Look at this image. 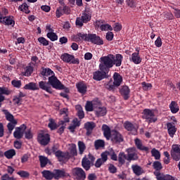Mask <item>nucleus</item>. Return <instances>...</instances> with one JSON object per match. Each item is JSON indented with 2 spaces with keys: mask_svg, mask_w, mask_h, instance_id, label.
Here are the masks:
<instances>
[{
  "mask_svg": "<svg viewBox=\"0 0 180 180\" xmlns=\"http://www.w3.org/2000/svg\"><path fill=\"white\" fill-rule=\"evenodd\" d=\"M4 112L6 120L8 122H10L7 124V129L10 134H12V131H13V129H15V127L16 126V124H18V120L15 119V117L13 116V115H12L9 111H8V110H4Z\"/></svg>",
  "mask_w": 180,
  "mask_h": 180,
  "instance_id": "7ed1b4c3",
  "label": "nucleus"
},
{
  "mask_svg": "<svg viewBox=\"0 0 180 180\" xmlns=\"http://www.w3.org/2000/svg\"><path fill=\"white\" fill-rule=\"evenodd\" d=\"M94 147L96 150H99V148H102L105 147V141L101 139H98L94 142Z\"/></svg>",
  "mask_w": 180,
  "mask_h": 180,
  "instance_id": "ea45409f",
  "label": "nucleus"
},
{
  "mask_svg": "<svg viewBox=\"0 0 180 180\" xmlns=\"http://www.w3.org/2000/svg\"><path fill=\"white\" fill-rule=\"evenodd\" d=\"M113 37H115V34L112 32H108L105 34V39L108 41H112V40H113Z\"/></svg>",
  "mask_w": 180,
  "mask_h": 180,
  "instance_id": "13d9d810",
  "label": "nucleus"
},
{
  "mask_svg": "<svg viewBox=\"0 0 180 180\" xmlns=\"http://www.w3.org/2000/svg\"><path fill=\"white\" fill-rule=\"evenodd\" d=\"M167 133L170 137H174L176 133V127H175V124L171 122L167 123Z\"/></svg>",
  "mask_w": 180,
  "mask_h": 180,
  "instance_id": "b1692460",
  "label": "nucleus"
},
{
  "mask_svg": "<svg viewBox=\"0 0 180 180\" xmlns=\"http://www.w3.org/2000/svg\"><path fill=\"white\" fill-rule=\"evenodd\" d=\"M111 141L112 143H122L123 141V136H122L121 133L114 130L112 131L111 134Z\"/></svg>",
  "mask_w": 180,
  "mask_h": 180,
  "instance_id": "2eb2a0df",
  "label": "nucleus"
},
{
  "mask_svg": "<svg viewBox=\"0 0 180 180\" xmlns=\"http://www.w3.org/2000/svg\"><path fill=\"white\" fill-rule=\"evenodd\" d=\"M108 155H109L108 152L105 151L101 153V158L103 162H106L108 161Z\"/></svg>",
  "mask_w": 180,
  "mask_h": 180,
  "instance_id": "052dcab7",
  "label": "nucleus"
},
{
  "mask_svg": "<svg viewBox=\"0 0 180 180\" xmlns=\"http://www.w3.org/2000/svg\"><path fill=\"white\" fill-rule=\"evenodd\" d=\"M39 160L40 162L41 168H44L47 164H49V158H47L46 156L39 155Z\"/></svg>",
  "mask_w": 180,
  "mask_h": 180,
  "instance_id": "f704fd0d",
  "label": "nucleus"
},
{
  "mask_svg": "<svg viewBox=\"0 0 180 180\" xmlns=\"http://www.w3.org/2000/svg\"><path fill=\"white\" fill-rule=\"evenodd\" d=\"M50 82L41 81L39 82V89H42V91H46V92H48V94H53V89H51V86L49 85Z\"/></svg>",
  "mask_w": 180,
  "mask_h": 180,
  "instance_id": "f3484780",
  "label": "nucleus"
},
{
  "mask_svg": "<svg viewBox=\"0 0 180 180\" xmlns=\"http://www.w3.org/2000/svg\"><path fill=\"white\" fill-rule=\"evenodd\" d=\"M95 112L97 117H102V116H105L107 113L106 108L105 107H98Z\"/></svg>",
  "mask_w": 180,
  "mask_h": 180,
  "instance_id": "72a5a7b5",
  "label": "nucleus"
},
{
  "mask_svg": "<svg viewBox=\"0 0 180 180\" xmlns=\"http://www.w3.org/2000/svg\"><path fill=\"white\" fill-rule=\"evenodd\" d=\"M108 171L110 174H116L117 172V168L112 164H110L108 167Z\"/></svg>",
  "mask_w": 180,
  "mask_h": 180,
  "instance_id": "680f3d73",
  "label": "nucleus"
},
{
  "mask_svg": "<svg viewBox=\"0 0 180 180\" xmlns=\"http://www.w3.org/2000/svg\"><path fill=\"white\" fill-rule=\"evenodd\" d=\"M82 166L86 171H89L91 169V161L86 158H83Z\"/></svg>",
  "mask_w": 180,
  "mask_h": 180,
  "instance_id": "473e14b6",
  "label": "nucleus"
},
{
  "mask_svg": "<svg viewBox=\"0 0 180 180\" xmlns=\"http://www.w3.org/2000/svg\"><path fill=\"white\" fill-rule=\"evenodd\" d=\"M0 95H11V91L5 87H0Z\"/></svg>",
  "mask_w": 180,
  "mask_h": 180,
  "instance_id": "4d7b16f0",
  "label": "nucleus"
},
{
  "mask_svg": "<svg viewBox=\"0 0 180 180\" xmlns=\"http://www.w3.org/2000/svg\"><path fill=\"white\" fill-rule=\"evenodd\" d=\"M123 61V56L120 53H117L115 56L113 54H108L106 56H102L100 58V64L98 68L100 70H97L93 73V79L94 81H102L105 78H108V74L110 71V68H113V66L120 67Z\"/></svg>",
  "mask_w": 180,
  "mask_h": 180,
  "instance_id": "f257e3e1",
  "label": "nucleus"
},
{
  "mask_svg": "<svg viewBox=\"0 0 180 180\" xmlns=\"http://www.w3.org/2000/svg\"><path fill=\"white\" fill-rule=\"evenodd\" d=\"M76 88L77 89L78 93L82 94V95H85L88 89L86 84H85L84 82L77 83L76 84Z\"/></svg>",
  "mask_w": 180,
  "mask_h": 180,
  "instance_id": "412c9836",
  "label": "nucleus"
},
{
  "mask_svg": "<svg viewBox=\"0 0 180 180\" xmlns=\"http://www.w3.org/2000/svg\"><path fill=\"white\" fill-rule=\"evenodd\" d=\"M142 118L150 124V123H155L158 119L155 117L154 111L150 109L146 108L143 110Z\"/></svg>",
  "mask_w": 180,
  "mask_h": 180,
  "instance_id": "20e7f679",
  "label": "nucleus"
},
{
  "mask_svg": "<svg viewBox=\"0 0 180 180\" xmlns=\"http://www.w3.org/2000/svg\"><path fill=\"white\" fill-rule=\"evenodd\" d=\"M46 37L51 40V41H56L58 40V36L55 32H48L46 34Z\"/></svg>",
  "mask_w": 180,
  "mask_h": 180,
  "instance_id": "79ce46f5",
  "label": "nucleus"
},
{
  "mask_svg": "<svg viewBox=\"0 0 180 180\" xmlns=\"http://www.w3.org/2000/svg\"><path fill=\"white\" fill-rule=\"evenodd\" d=\"M24 89H27L28 91H39V86L34 82H30L25 85Z\"/></svg>",
  "mask_w": 180,
  "mask_h": 180,
  "instance_id": "7c9ffc66",
  "label": "nucleus"
},
{
  "mask_svg": "<svg viewBox=\"0 0 180 180\" xmlns=\"http://www.w3.org/2000/svg\"><path fill=\"white\" fill-rule=\"evenodd\" d=\"M139 54L140 53H139V51H138V52L133 53L131 54V57L129 58V60L131 63H134V64H140V63H141V61H142V59L140 57Z\"/></svg>",
  "mask_w": 180,
  "mask_h": 180,
  "instance_id": "a878e982",
  "label": "nucleus"
},
{
  "mask_svg": "<svg viewBox=\"0 0 180 180\" xmlns=\"http://www.w3.org/2000/svg\"><path fill=\"white\" fill-rule=\"evenodd\" d=\"M33 65H34V64L30 63L27 66L25 67V72L23 74L25 77H30V75L33 74V70H34Z\"/></svg>",
  "mask_w": 180,
  "mask_h": 180,
  "instance_id": "c85d7f7f",
  "label": "nucleus"
},
{
  "mask_svg": "<svg viewBox=\"0 0 180 180\" xmlns=\"http://www.w3.org/2000/svg\"><path fill=\"white\" fill-rule=\"evenodd\" d=\"M112 78L114 79V85H115L117 88V86H120L122 82H123V77H122V75H120V74L117 72H115L113 74Z\"/></svg>",
  "mask_w": 180,
  "mask_h": 180,
  "instance_id": "393cba45",
  "label": "nucleus"
},
{
  "mask_svg": "<svg viewBox=\"0 0 180 180\" xmlns=\"http://www.w3.org/2000/svg\"><path fill=\"white\" fill-rule=\"evenodd\" d=\"M102 130L103 131V136L105 137L106 140H110L112 138V131H110V128L106 124H103Z\"/></svg>",
  "mask_w": 180,
  "mask_h": 180,
  "instance_id": "bb28decb",
  "label": "nucleus"
},
{
  "mask_svg": "<svg viewBox=\"0 0 180 180\" xmlns=\"http://www.w3.org/2000/svg\"><path fill=\"white\" fill-rule=\"evenodd\" d=\"M86 36V34L79 32L77 35L74 36L73 37L74 41H81V40H84V41H85Z\"/></svg>",
  "mask_w": 180,
  "mask_h": 180,
  "instance_id": "4c0bfd02",
  "label": "nucleus"
},
{
  "mask_svg": "<svg viewBox=\"0 0 180 180\" xmlns=\"http://www.w3.org/2000/svg\"><path fill=\"white\" fill-rule=\"evenodd\" d=\"M103 164H105L104 162H103L101 158H98L96 161V163L94 165H95L96 168H101V167H102Z\"/></svg>",
  "mask_w": 180,
  "mask_h": 180,
  "instance_id": "69168bd1",
  "label": "nucleus"
},
{
  "mask_svg": "<svg viewBox=\"0 0 180 180\" xmlns=\"http://www.w3.org/2000/svg\"><path fill=\"white\" fill-rule=\"evenodd\" d=\"M127 160V155H126V154H124L123 152L120 153L118 155L119 164L124 165V164L126 162V160Z\"/></svg>",
  "mask_w": 180,
  "mask_h": 180,
  "instance_id": "c9c22d12",
  "label": "nucleus"
},
{
  "mask_svg": "<svg viewBox=\"0 0 180 180\" xmlns=\"http://www.w3.org/2000/svg\"><path fill=\"white\" fill-rule=\"evenodd\" d=\"M17 174L19 175L21 178H29L30 176V173L25 170H20L18 172Z\"/></svg>",
  "mask_w": 180,
  "mask_h": 180,
  "instance_id": "49530a36",
  "label": "nucleus"
},
{
  "mask_svg": "<svg viewBox=\"0 0 180 180\" xmlns=\"http://www.w3.org/2000/svg\"><path fill=\"white\" fill-rule=\"evenodd\" d=\"M85 39V41H90L93 44H96L97 46L103 45V40L96 34H86Z\"/></svg>",
  "mask_w": 180,
  "mask_h": 180,
  "instance_id": "423d86ee",
  "label": "nucleus"
},
{
  "mask_svg": "<svg viewBox=\"0 0 180 180\" xmlns=\"http://www.w3.org/2000/svg\"><path fill=\"white\" fill-rule=\"evenodd\" d=\"M94 103H92V101H87L85 105V109L86 112H93L94 111Z\"/></svg>",
  "mask_w": 180,
  "mask_h": 180,
  "instance_id": "de8ad7c7",
  "label": "nucleus"
},
{
  "mask_svg": "<svg viewBox=\"0 0 180 180\" xmlns=\"http://www.w3.org/2000/svg\"><path fill=\"white\" fill-rule=\"evenodd\" d=\"M126 151L127 152V161L130 162L131 161H137L139 160V155L136 153L135 147L127 148Z\"/></svg>",
  "mask_w": 180,
  "mask_h": 180,
  "instance_id": "1a4fd4ad",
  "label": "nucleus"
},
{
  "mask_svg": "<svg viewBox=\"0 0 180 180\" xmlns=\"http://www.w3.org/2000/svg\"><path fill=\"white\" fill-rule=\"evenodd\" d=\"M155 46L156 47H161L162 46V40L161 39V37H158L155 41Z\"/></svg>",
  "mask_w": 180,
  "mask_h": 180,
  "instance_id": "0e129e2a",
  "label": "nucleus"
},
{
  "mask_svg": "<svg viewBox=\"0 0 180 180\" xmlns=\"http://www.w3.org/2000/svg\"><path fill=\"white\" fill-rule=\"evenodd\" d=\"M113 30L115 32H120L122 30V25L119 22H116L113 26Z\"/></svg>",
  "mask_w": 180,
  "mask_h": 180,
  "instance_id": "e2e57ef3",
  "label": "nucleus"
},
{
  "mask_svg": "<svg viewBox=\"0 0 180 180\" xmlns=\"http://www.w3.org/2000/svg\"><path fill=\"white\" fill-rule=\"evenodd\" d=\"M11 85L14 86V88H20L22 86V81L21 80H17V79H13L11 81Z\"/></svg>",
  "mask_w": 180,
  "mask_h": 180,
  "instance_id": "8fccbe9b",
  "label": "nucleus"
},
{
  "mask_svg": "<svg viewBox=\"0 0 180 180\" xmlns=\"http://www.w3.org/2000/svg\"><path fill=\"white\" fill-rule=\"evenodd\" d=\"M0 23H3V25H6L7 26H15V20L12 19L11 16H4V14L0 13Z\"/></svg>",
  "mask_w": 180,
  "mask_h": 180,
  "instance_id": "4468645a",
  "label": "nucleus"
},
{
  "mask_svg": "<svg viewBox=\"0 0 180 180\" xmlns=\"http://www.w3.org/2000/svg\"><path fill=\"white\" fill-rule=\"evenodd\" d=\"M125 4L132 9L137 7V1L136 0H125Z\"/></svg>",
  "mask_w": 180,
  "mask_h": 180,
  "instance_id": "a18cd8bd",
  "label": "nucleus"
},
{
  "mask_svg": "<svg viewBox=\"0 0 180 180\" xmlns=\"http://www.w3.org/2000/svg\"><path fill=\"white\" fill-rule=\"evenodd\" d=\"M151 154L152 157H154L155 160H160V158H161V153H160V150L155 149V148H153L151 150Z\"/></svg>",
  "mask_w": 180,
  "mask_h": 180,
  "instance_id": "a19ab883",
  "label": "nucleus"
},
{
  "mask_svg": "<svg viewBox=\"0 0 180 180\" xmlns=\"http://www.w3.org/2000/svg\"><path fill=\"white\" fill-rule=\"evenodd\" d=\"M134 143L138 150H140L141 151H146V153L148 152V147L143 146V142L139 138H136L134 140Z\"/></svg>",
  "mask_w": 180,
  "mask_h": 180,
  "instance_id": "cd10ccee",
  "label": "nucleus"
},
{
  "mask_svg": "<svg viewBox=\"0 0 180 180\" xmlns=\"http://www.w3.org/2000/svg\"><path fill=\"white\" fill-rule=\"evenodd\" d=\"M64 15H70L71 13V8L67 6L63 7Z\"/></svg>",
  "mask_w": 180,
  "mask_h": 180,
  "instance_id": "338daca9",
  "label": "nucleus"
},
{
  "mask_svg": "<svg viewBox=\"0 0 180 180\" xmlns=\"http://www.w3.org/2000/svg\"><path fill=\"white\" fill-rule=\"evenodd\" d=\"M77 116L79 119H84L85 117V112H84V110H82V107L81 106L78 108Z\"/></svg>",
  "mask_w": 180,
  "mask_h": 180,
  "instance_id": "5fc2aeb1",
  "label": "nucleus"
},
{
  "mask_svg": "<svg viewBox=\"0 0 180 180\" xmlns=\"http://www.w3.org/2000/svg\"><path fill=\"white\" fill-rule=\"evenodd\" d=\"M25 138L27 140H31V139H33V134L32 133V130H30V129H27L25 131Z\"/></svg>",
  "mask_w": 180,
  "mask_h": 180,
  "instance_id": "864d4df0",
  "label": "nucleus"
},
{
  "mask_svg": "<svg viewBox=\"0 0 180 180\" xmlns=\"http://www.w3.org/2000/svg\"><path fill=\"white\" fill-rule=\"evenodd\" d=\"M64 15V11L63 10V6H59L56 11V18H61Z\"/></svg>",
  "mask_w": 180,
  "mask_h": 180,
  "instance_id": "603ef678",
  "label": "nucleus"
},
{
  "mask_svg": "<svg viewBox=\"0 0 180 180\" xmlns=\"http://www.w3.org/2000/svg\"><path fill=\"white\" fill-rule=\"evenodd\" d=\"M124 127L126 130H127V131H131L132 134H137V128L136 127L134 124L127 121L124 124Z\"/></svg>",
  "mask_w": 180,
  "mask_h": 180,
  "instance_id": "6ab92c4d",
  "label": "nucleus"
},
{
  "mask_svg": "<svg viewBox=\"0 0 180 180\" xmlns=\"http://www.w3.org/2000/svg\"><path fill=\"white\" fill-rule=\"evenodd\" d=\"M43 178H45L46 180L54 179V172L50 170H44L41 172Z\"/></svg>",
  "mask_w": 180,
  "mask_h": 180,
  "instance_id": "c756f323",
  "label": "nucleus"
},
{
  "mask_svg": "<svg viewBox=\"0 0 180 180\" xmlns=\"http://www.w3.org/2000/svg\"><path fill=\"white\" fill-rule=\"evenodd\" d=\"M171 156L174 161L180 160V145H172L171 150Z\"/></svg>",
  "mask_w": 180,
  "mask_h": 180,
  "instance_id": "9d476101",
  "label": "nucleus"
},
{
  "mask_svg": "<svg viewBox=\"0 0 180 180\" xmlns=\"http://www.w3.org/2000/svg\"><path fill=\"white\" fill-rule=\"evenodd\" d=\"M4 155L8 160H11V158H13L14 155H16V151L15 149H10L4 153Z\"/></svg>",
  "mask_w": 180,
  "mask_h": 180,
  "instance_id": "58836bf2",
  "label": "nucleus"
},
{
  "mask_svg": "<svg viewBox=\"0 0 180 180\" xmlns=\"http://www.w3.org/2000/svg\"><path fill=\"white\" fill-rule=\"evenodd\" d=\"M91 14H89V11L88 10H85L84 13L82 14L81 17H78L76 19V26L79 27H82L84 26V23H88L89 20H91Z\"/></svg>",
  "mask_w": 180,
  "mask_h": 180,
  "instance_id": "39448f33",
  "label": "nucleus"
},
{
  "mask_svg": "<svg viewBox=\"0 0 180 180\" xmlns=\"http://www.w3.org/2000/svg\"><path fill=\"white\" fill-rule=\"evenodd\" d=\"M101 23H103V21L102 20L96 21V25L98 27H100L102 32H108V30H110V32H112V30H113V27H112V25L109 24H103L101 25Z\"/></svg>",
  "mask_w": 180,
  "mask_h": 180,
  "instance_id": "5701e85b",
  "label": "nucleus"
},
{
  "mask_svg": "<svg viewBox=\"0 0 180 180\" xmlns=\"http://www.w3.org/2000/svg\"><path fill=\"white\" fill-rule=\"evenodd\" d=\"M120 93L123 96L124 101H127L130 98V89L127 86H122L120 89Z\"/></svg>",
  "mask_w": 180,
  "mask_h": 180,
  "instance_id": "aec40b11",
  "label": "nucleus"
},
{
  "mask_svg": "<svg viewBox=\"0 0 180 180\" xmlns=\"http://www.w3.org/2000/svg\"><path fill=\"white\" fill-rule=\"evenodd\" d=\"M153 167L155 169V171H161L162 165L160 161H155L153 164Z\"/></svg>",
  "mask_w": 180,
  "mask_h": 180,
  "instance_id": "09e8293b",
  "label": "nucleus"
},
{
  "mask_svg": "<svg viewBox=\"0 0 180 180\" xmlns=\"http://www.w3.org/2000/svg\"><path fill=\"white\" fill-rule=\"evenodd\" d=\"M38 41L42 44V46H49V40L43 37H40L38 38Z\"/></svg>",
  "mask_w": 180,
  "mask_h": 180,
  "instance_id": "6e6d98bb",
  "label": "nucleus"
},
{
  "mask_svg": "<svg viewBox=\"0 0 180 180\" xmlns=\"http://www.w3.org/2000/svg\"><path fill=\"white\" fill-rule=\"evenodd\" d=\"M40 77L43 78L44 81L47 80V77H49V85H51L55 89H58L59 91L64 89V84H61V82L54 75V72L49 68H42Z\"/></svg>",
  "mask_w": 180,
  "mask_h": 180,
  "instance_id": "f03ea898",
  "label": "nucleus"
},
{
  "mask_svg": "<svg viewBox=\"0 0 180 180\" xmlns=\"http://www.w3.org/2000/svg\"><path fill=\"white\" fill-rule=\"evenodd\" d=\"M54 179H61V178H65V176H70V174L65 172L64 169H54L53 170Z\"/></svg>",
  "mask_w": 180,
  "mask_h": 180,
  "instance_id": "dca6fc26",
  "label": "nucleus"
},
{
  "mask_svg": "<svg viewBox=\"0 0 180 180\" xmlns=\"http://www.w3.org/2000/svg\"><path fill=\"white\" fill-rule=\"evenodd\" d=\"M50 134L46 132H40L37 136V141L41 146H47L50 143Z\"/></svg>",
  "mask_w": 180,
  "mask_h": 180,
  "instance_id": "0eeeda50",
  "label": "nucleus"
},
{
  "mask_svg": "<svg viewBox=\"0 0 180 180\" xmlns=\"http://www.w3.org/2000/svg\"><path fill=\"white\" fill-rule=\"evenodd\" d=\"M131 169L134 174L136 175V176H140V175H143V174L146 173V172L144 171V169H143V167H141L139 165H132Z\"/></svg>",
  "mask_w": 180,
  "mask_h": 180,
  "instance_id": "4be33fe9",
  "label": "nucleus"
},
{
  "mask_svg": "<svg viewBox=\"0 0 180 180\" xmlns=\"http://www.w3.org/2000/svg\"><path fill=\"white\" fill-rule=\"evenodd\" d=\"M67 123H70V117L66 115L65 117H64V120H60L58 122V124H63L64 126H67Z\"/></svg>",
  "mask_w": 180,
  "mask_h": 180,
  "instance_id": "bf43d9fd",
  "label": "nucleus"
},
{
  "mask_svg": "<svg viewBox=\"0 0 180 180\" xmlns=\"http://www.w3.org/2000/svg\"><path fill=\"white\" fill-rule=\"evenodd\" d=\"M26 129H27V127H26V124H25L16 127L15 131L13 132V137L18 140H20V139L23 138V131H22V130L25 131Z\"/></svg>",
  "mask_w": 180,
  "mask_h": 180,
  "instance_id": "f8f14e48",
  "label": "nucleus"
},
{
  "mask_svg": "<svg viewBox=\"0 0 180 180\" xmlns=\"http://www.w3.org/2000/svg\"><path fill=\"white\" fill-rule=\"evenodd\" d=\"M96 127V124L94 122H87L84 124V129L86 130V135L91 136L94 129Z\"/></svg>",
  "mask_w": 180,
  "mask_h": 180,
  "instance_id": "a211bd4d",
  "label": "nucleus"
},
{
  "mask_svg": "<svg viewBox=\"0 0 180 180\" xmlns=\"http://www.w3.org/2000/svg\"><path fill=\"white\" fill-rule=\"evenodd\" d=\"M142 88L143 91H149V89H151L153 88V84L150 83H147L146 82H142Z\"/></svg>",
  "mask_w": 180,
  "mask_h": 180,
  "instance_id": "3c124183",
  "label": "nucleus"
},
{
  "mask_svg": "<svg viewBox=\"0 0 180 180\" xmlns=\"http://www.w3.org/2000/svg\"><path fill=\"white\" fill-rule=\"evenodd\" d=\"M172 113H178L179 112V106L176 101H172L169 105Z\"/></svg>",
  "mask_w": 180,
  "mask_h": 180,
  "instance_id": "2f4dec72",
  "label": "nucleus"
},
{
  "mask_svg": "<svg viewBox=\"0 0 180 180\" xmlns=\"http://www.w3.org/2000/svg\"><path fill=\"white\" fill-rule=\"evenodd\" d=\"M154 174L155 176H157L158 180H165V176H162L161 173H160V172H156Z\"/></svg>",
  "mask_w": 180,
  "mask_h": 180,
  "instance_id": "774afa93",
  "label": "nucleus"
},
{
  "mask_svg": "<svg viewBox=\"0 0 180 180\" xmlns=\"http://www.w3.org/2000/svg\"><path fill=\"white\" fill-rule=\"evenodd\" d=\"M73 175L76 176L78 180H85L86 178V174H85V171L82 169L81 167H75L72 170Z\"/></svg>",
  "mask_w": 180,
  "mask_h": 180,
  "instance_id": "9b49d317",
  "label": "nucleus"
},
{
  "mask_svg": "<svg viewBox=\"0 0 180 180\" xmlns=\"http://www.w3.org/2000/svg\"><path fill=\"white\" fill-rule=\"evenodd\" d=\"M55 155L58 158L59 162H65V161L70 160V153L68 152L58 150L56 152Z\"/></svg>",
  "mask_w": 180,
  "mask_h": 180,
  "instance_id": "ddd939ff",
  "label": "nucleus"
},
{
  "mask_svg": "<svg viewBox=\"0 0 180 180\" xmlns=\"http://www.w3.org/2000/svg\"><path fill=\"white\" fill-rule=\"evenodd\" d=\"M108 153V155L110 157V160L112 161H117V155L113 148H110Z\"/></svg>",
  "mask_w": 180,
  "mask_h": 180,
  "instance_id": "37998d69",
  "label": "nucleus"
},
{
  "mask_svg": "<svg viewBox=\"0 0 180 180\" xmlns=\"http://www.w3.org/2000/svg\"><path fill=\"white\" fill-rule=\"evenodd\" d=\"M48 127H49V129H51V130H56V129L58 127V125L57 124V123H56V121L53 118H51L49 119V123L48 124Z\"/></svg>",
  "mask_w": 180,
  "mask_h": 180,
  "instance_id": "c03bdc74",
  "label": "nucleus"
},
{
  "mask_svg": "<svg viewBox=\"0 0 180 180\" xmlns=\"http://www.w3.org/2000/svg\"><path fill=\"white\" fill-rule=\"evenodd\" d=\"M78 148H79V153L82 155L84 154V152L85 150H86V146L85 145V143L83 141H79L77 143Z\"/></svg>",
  "mask_w": 180,
  "mask_h": 180,
  "instance_id": "e433bc0d",
  "label": "nucleus"
},
{
  "mask_svg": "<svg viewBox=\"0 0 180 180\" xmlns=\"http://www.w3.org/2000/svg\"><path fill=\"white\" fill-rule=\"evenodd\" d=\"M60 58L64 63H70V64H79V59L75 58V56L69 53H63Z\"/></svg>",
  "mask_w": 180,
  "mask_h": 180,
  "instance_id": "6e6552de",
  "label": "nucleus"
}]
</instances>
